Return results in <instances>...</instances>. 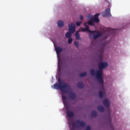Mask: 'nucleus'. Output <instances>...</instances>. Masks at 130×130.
<instances>
[{
  "label": "nucleus",
  "mask_w": 130,
  "mask_h": 130,
  "mask_svg": "<svg viewBox=\"0 0 130 130\" xmlns=\"http://www.w3.org/2000/svg\"><path fill=\"white\" fill-rule=\"evenodd\" d=\"M98 110H99L100 112H104V110H105V109H104V107L103 106H99L98 107Z\"/></svg>",
  "instance_id": "nucleus-14"
},
{
  "label": "nucleus",
  "mask_w": 130,
  "mask_h": 130,
  "mask_svg": "<svg viewBox=\"0 0 130 130\" xmlns=\"http://www.w3.org/2000/svg\"><path fill=\"white\" fill-rule=\"evenodd\" d=\"M98 115V113L95 111H92L91 113V117H96Z\"/></svg>",
  "instance_id": "nucleus-15"
},
{
  "label": "nucleus",
  "mask_w": 130,
  "mask_h": 130,
  "mask_svg": "<svg viewBox=\"0 0 130 130\" xmlns=\"http://www.w3.org/2000/svg\"><path fill=\"white\" fill-rule=\"evenodd\" d=\"M69 38L68 44H71V43H72V42H73V39H72V38Z\"/></svg>",
  "instance_id": "nucleus-23"
},
{
  "label": "nucleus",
  "mask_w": 130,
  "mask_h": 130,
  "mask_svg": "<svg viewBox=\"0 0 130 130\" xmlns=\"http://www.w3.org/2000/svg\"><path fill=\"white\" fill-rule=\"evenodd\" d=\"M87 19L90 21V20H92L93 19V16L91 15V14H88L87 16Z\"/></svg>",
  "instance_id": "nucleus-20"
},
{
  "label": "nucleus",
  "mask_w": 130,
  "mask_h": 130,
  "mask_svg": "<svg viewBox=\"0 0 130 130\" xmlns=\"http://www.w3.org/2000/svg\"><path fill=\"white\" fill-rule=\"evenodd\" d=\"M90 75L91 76H95L96 77V73H95V70H94V69L90 70Z\"/></svg>",
  "instance_id": "nucleus-17"
},
{
  "label": "nucleus",
  "mask_w": 130,
  "mask_h": 130,
  "mask_svg": "<svg viewBox=\"0 0 130 130\" xmlns=\"http://www.w3.org/2000/svg\"><path fill=\"white\" fill-rule=\"evenodd\" d=\"M72 126L73 127H71V125H70V130H75V127H78L79 128L80 126L85 127L86 126V123L80 120H76L73 122Z\"/></svg>",
  "instance_id": "nucleus-4"
},
{
  "label": "nucleus",
  "mask_w": 130,
  "mask_h": 130,
  "mask_svg": "<svg viewBox=\"0 0 130 130\" xmlns=\"http://www.w3.org/2000/svg\"><path fill=\"white\" fill-rule=\"evenodd\" d=\"M94 21L92 20V19L90 21H89L88 22H85L84 25V28H86V27H87V24H88L89 25H90V26H94L95 24L94 23Z\"/></svg>",
  "instance_id": "nucleus-10"
},
{
  "label": "nucleus",
  "mask_w": 130,
  "mask_h": 130,
  "mask_svg": "<svg viewBox=\"0 0 130 130\" xmlns=\"http://www.w3.org/2000/svg\"><path fill=\"white\" fill-rule=\"evenodd\" d=\"M109 121L110 123L111 127H113L112 124H111V117H110V116L109 117Z\"/></svg>",
  "instance_id": "nucleus-27"
},
{
  "label": "nucleus",
  "mask_w": 130,
  "mask_h": 130,
  "mask_svg": "<svg viewBox=\"0 0 130 130\" xmlns=\"http://www.w3.org/2000/svg\"><path fill=\"white\" fill-rule=\"evenodd\" d=\"M81 30L83 32H89V36L90 38H92L93 39L96 40L98 38H99V37H101V36H102V34L99 31L97 30H90V28L89 27V26H86V28H81Z\"/></svg>",
  "instance_id": "nucleus-3"
},
{
  "label": "nucleus",
  "mask_w": 130,
  "mask_h": 130,
  "mask_svg": "<svg viewBox=\"0 0 130 130\" xmlns=\"http://www.w3.org/2000/svg\"><path fill=\"white\" fill-rule=\"evenodd\" d=\"M103 105L105 107H108L110 105V102L107 99H105L103 101Z\"/></svg>",
  "instance_id": "nucleus-9"
},
{
  "label": "nucleus",
  "mask_w": 130,
  "mask_h": 130,
  "mask_svg": "<svg viewBox=\"0 0 130 130\" xmlns=\"http://www.w3.org/2000/svg\"><path fill=\"white\" fill-rule=\"evenodd\" d=\"M58 83L54 84V89L56 90H60L62 93H69V98L71 100H75L77 98V95L75 92H72V88L71 86L67 84L64 81L61 80L60 79L58 80Z\"/></svg>",
  "instance_id": "nucleus-1"
},
{
  "label": "nucleus",
  "mask_w": 130,
  "mask_h": 130,
  "mask_svg": "<svg viewBox=\"0 0 130 130\" xmlns=\"http://www.w3.org/2000/svg\"><path fill=\"white\" fill-rule=\"evenodd\" d=\"M108 66V63L106 62H101L99 63V70L96 72V78L98 81L99 82L100 84L102 85V89H104V81L103 80V72L102 71L103 69H105V68H107Z\"/></svg>",
  "instance_id": "nucleus-2"
},
{
  "label": "nucleus",
  "mask_w": 130,
  "mask_h": 130,
  "mask_svg": "<svg viewBox=\"0 0 130 130\" xmlns=\"http://www.w3.org/2000/svg\"><path fill=\"white\" fill-rule=\"evenodd\" d=\"M62 99L64 103V101H67V97L62 94Z\"/></svg>",
  "instance_id": "nucleus-21"
},
{
  "label": "nucleus",
  "mask_w": 130,
  "mask_h": 130,
  "mask_svg": "<svg viewBox=\"0 0 130 130\" xmlns=\"http://www.w3.org/2000/svg\"><path fill=\"white\" fill-rule=\"evenodd\" d=\"M103 17H105V18H109V17H111L110 8H108L105 10V11L103 13Z\"/></svg>",
  "instance_id": "nucleus-6"
},
{
  "label": "nucleus",
  "mask_w": 130,
  "mask_h": 130,
  "mask_svg": "<svg viewBox=\"0 0 130 130\" xmlns=\"http://www.w3.org/2000/svg\"><path fill=\"white\" fill-rule=\"evenodd\" d=\"M76 26H80V25L82 24V21H77L76 22Z\"/></svg>",
  "instance_id": "nucleus-26"
},
{
  "label": "nucleus",
  "mask_w": 130,
  "mask_h": 130,
  "mask_svg": "<svg viewBox=\"0 0 130 130\" xmlns=\"http://www.w3.org/2000/svg\"><path fill=\"white\" fill-rule=\"evenodd\" d=\"M83 15H80V20H83Z\"/></svg>",
  "instance_id": "nucleus-29"
},
{
  "label": "nucleus",
  "mask_w": 130,
  "mask_h": 130,
  "mask_svg": "<svg viewBox=\"0 0 130 130\" xmlns=\"http://www.w3.org/2000/svg\"><path fill=\"white\" fill-rule=\"evenodd\" d=\"M86 130H91V127L90 126H87Z\"/></svg>",
  "instance_id": "nucleus-28"
},
{
  "label": "nucleus",
  "mask_w": 130,
  "mask_h": 130,
  "mask_svg": "<svg viewBox=\"0 0 130 130\" xmlns=\"http://www.w3.org/2000/svg\"><path fill=\"white\" fill-rule=\"evenodd\" d=\"M104 48H102L101 49L100 53L99 55V60L101 61H102V60H103V53H104Z\"/></svg>",
  "instance_id": "nucleus-8"
},
{
  "label": "nucleus",
  "mask_w": 130,
  "mask_h": 130,
  "mask_svg": "<svg viewBox=\"0 0 130 130\" xmlns=\"http://www.w3.org/2000/svg\"><path fill=\"white\" fill-rule=\"evenodd\" d=\"M99 16H100V13H98L94 16L93 18H96V19H98Z\"/></svg>",
  "instance_id": "nucleus-25"
},
{
  "label": "nucleus",
  "mask_w": 130,
  "mask_h": 130,
  "mask_svg": "<svg viewBox=\"0 0 130 130\" xmlns=\"http://www.w3.org/2000/svg\"><path fill=\"white\" fill-rule=\"evenodd\" d=\"M80 77H86L87 76V72H83L82 73H80L79 74Z\"/></svg>",
  "instance_id": "nucleus-19"
},
{
  "label": "nucleus",
  "mask_w": 130,
  "mask_h": 130,
  "mask_svg": "<svg viewBox=\"0 0 130 130\" xmlns=\"http://www.w3.org/2000/svg\"><path fill=\"white\" fill-rule=\"evenodd\" d=\"M76 38L77 40H81V38L80 37V33H79V31L76 32Z\"/></svg>",
  "instance_id": "nucleus-16"
},
{
  "label": "nucleus",
  "mask_w": 130,
  "mask_h": 130,
  "mask_svg": "<svg viewBox=\"0 0 130 130\" xmlns=\"http://www.w3.org/2000/svg\"><path fill=\"white\" fill-rule=\"evenodd\" d=\"M64 25V23H63V21L61 20H59L57 22V26L59 28H61L62 27H63Z\"/></svg>",
  "instance_id": "nucleus-13"
},
{
  "label": "nucleus",
  "mask_w": 130,
  "mask_h": 130,
  "mask_svg": "<svg viewBox=\"0 0 130 130\" xmlns=\"http://www.w3.org/2000/svg\"><path fill=\"white\" fill-rule=\"evenodd\" d=\"M69 31L65 35L66 38H70L72 36V34L76 31V25L75 23H72L69 24Z\"/></svg>",
  "instance_id": "nucleus-5"
},
{
  "label": "nucleus",
  "mask_w": 130,
  "mask_h": 130,
  "mask_svg": "<svg viewBox=\"0 0 130 130\" xmlns=\"http://www.w3.org/2000/svg\"><path fill=\"white\" fill-rule=\"evenodd\" d=\"M74 44L77 48H79V42H78V41H75Z\"/></svg>",
  "instance_id": "nucleus-24"
},
{
  "label": "nucleus",
  "mask_w": 130,
  "mask_h": 130,
  "mask_svg": "<svg viewBox=\"0 0 130 130\" xmlns=\"http://www.w3.org/2000/svg\"><path fill=\"white\" fill-rule=\"evenodd\" d=\"M92 20L94 22V23H99L100 22L99 18H93L92 19Z\"/></svg>",
  "instance_id": "nucleus-18"
},
{
  "label": "nucleus",
  "mask_w": 130,
  "mask_h": 130,
  "mask_svg": "<svg viewBox=\"0 0 130 130\" xmlns=\"http://www.w3.org/2000/svg\"><path fill=\"white\" fill-rule=\"evenodd\" d=\"M77 88H79V89H83L84 87H85V85L83 82H78L77 84Z\"/></svg>",
  "instance_id": "nucleus-12"
},
{
  "label": "nucleus",
  "mask_w": 130,
  "mask_h": 130,
  "mask_svg": "<svg viewBox=\"0 0 130 130\" xmlns=\"http://www.w3.org/2000/svg\"><path fill=\"white\" fill-rule=\"evenodd\" d=\"M108 110H109V108H108Z\"/></svg>",
  "instance_id": "nucleus-30"
},
{
  "label": "nucleus",
  "mask_w": 130,
  "mask_h": 130,
  "mask_svg": "<svg viewBox=\"0 0 130 130\" xmlns=\"http://www.w3.org/2000/svg\"><path fill=\"white\" fill-rule=\"evenodd\" d=\"M66 110V114L68 117H73L75 115L74 112L69 111V107H67Z\"/></svg>",
  "instance_id": "nucleus-7"
},
{
  "label": "nucleus",
  "mask_w": 130,
  "mask_h": 130,
  "mask_svg": "<svg viewBox=\"0 0 130 130\" xmlns=\"http://www.w3.org/2000/svg\"><path fill=\"white\" fill-rule=\"evenodd\" d=\"M99 96H100V98H101V99L103 98V92H102V91L99 92Z\"/></svg>",
  "instance_id": "nucleus-22"
},
{
  "label": "nucleus",
  "mask_w": 130,
  "mask_h": 130,
  "mask_svg": "<svg viewBox=\"0 0 130 130\" xmlns=\"http://www.w3.org/2000/svg\"><path fill=\"white\" fill-rule=\"evenodd\" d=\"M55 50L56 53L58 54V53H60V52H62L63 49L60 47H55Z\"/></svg>",
  "instance_id": "nucleus-11"
}]
</instances>
